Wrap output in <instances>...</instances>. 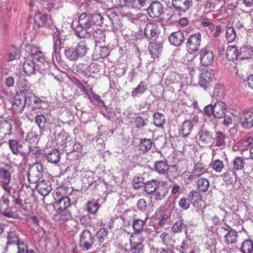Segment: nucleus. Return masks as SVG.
Wrapping results in <instances>:
<instances>
[{
    "instance_id": "nucleus-1",
    "label": "nucleus",
    "mask_w": 253,
    "mask_h": 253,
    "mask_svg": "<svg viewBox=\"0 0 253 253\" xmlns=\"http://www.w3.org/2000/svg\"><path fill=\"white\" fill-rule=\"evenodd\" d=\"M94 238L90 231L84 230L81 232L79 236V246L84 251H86L91 249L93 243Z\"/></svg>"
},
{
    "instance_id": "nucleus-2",
    "label": "nucleus",
    "mask_w": 253,
    "mask_h": 253,
    "mask_svg": "<svg viewBox=\"0 0 253 253\" xmlns=\"http://www.w3.org/2000/svg\"><path fill=\"white\" fill-rule=\"evenodd\" d=\"M201 43V34L200 33L192 34L186 43L187 51L190 54H194L199 49Z\"/></svg>"
},
{
    "instance_id": "nucleus-3",
    "label": "nucleus",
    "mask_w": 253,
    "mask_h": 253,
    "mask_svg": "<svg viewBox=\"0 0 253 253\" xmlns=\"http://www.w3.org/2000/svg\"><path fill=\"white\" fill-rule=\"evenodd\" d=\"M214 74L211 70L203 69L198 78V84L204 90H207L211 85Z\"/></svg>"
},
{
    "instance_id": "nucleus-4",
    "label": "nucleus",
    "mask_w": 253,
    "mask_h": 253,
    "mask_svg": "<svg viewBox=\"0 0 253 253\" xmlns=\"http://www.w3.org/2000/svg\"><path fill=\"white\" fill-rule=\"evenodd\" d=\"M42 166L40 163L33 165L28 171V179L30 183L35 184L39 181L42 176Z\"/></svg>"
},
{
    "instance_id": "nucleus-5",
    "label": "nucleus",
    "mask_w": 253,
    "mask_h": 253,
    "mask_svg": "<svg viewBox=\"0 0 253 253\" xmlns=\"http://www.w3.org/2000/svg\"><path fill=\"white\" fill-rule=\"evenodd\" d=\"M11 176L9 171L5 168H0V182L1 186L7 193L11 194V187L9 186Z\"/></svg>"
},
{
    "instance_id": "nucleus-6",
    "label": "nucleus",
    "mask_w": 253,
    "mask_h": 253,
    "mask_svg": "<svg viewBox=\"0 0 253 253\" xmlns=\"http://www.w3.org/2000/svg\"><path fill=\"white\" fill-rule=\"evenodd\" d=\"M198 136L199 143L202 146H205L212 143L213 134L210 130L202 128L199 130Z\"/></svg>"
},
{
    "instance_id": "nucleus-7",
    "label": "nucleus",
    "mask_w": 253,
    "mask_h": 253,
    "mask_svg": "<svg viewBox=\"0 0 253 253\" xmlns=\"http://www.w3.org/2000/svg\"><path fill=\"white\" fill-rule=\"evenodd\" d=\"M199 54L200 62L202 65L206 66L211 65L214 58L212 51L205 47L201 50Z\"/></svg>"
},
{
    "instance_id": "nucleus-8",
    "label": "nucleus",
    "mask_w": 253,
    "mask_h": 253,
    "mask_svg": "<svg viewBox=\"0 0 253 253\" xmlns=\"http://www.w3.org/2000/svg\"><path fill=\"white\" fill-rule=\"evenodd\" d=\"M160 34V27L155 23H150L145 27L144 35L149 39H156Z\"/></svg>"
},
{
    "instance_id": "nucleus-9",
    "label": "nucleus",
    "mask_w": 253,
    "mask_h": 253,
    "mask_svg": "<svg viewBox=\"0 0 253 253\" xmlns=\"http://www.w3.org/2000/svg\"><path fill=\"white\" fill-rule=\"evenodd\" d=\"M164 12L162 4L159 1L152 2L147 8V13L152 18L160 16Z\"/></svg>"
},
{
    "instance_id": "nucleus-10",
    "label": "nucleus",
    "mask_w": 253,
    "mask_h": 253,
    "mask_svg": "<svg viewBox=\"0 0 253 253\" xmlns=\"http://www.w3.org/2000/svg\"><path fill=\"white\" fill-rule=\"evenodd\" d=\"M169 189L164 183H160L157 190L153 194L154 199L156 201L164 200L169 194Z\"/></svg>"
},
{
    "instance_id": "nucleus-11",
    "label": "nucleus",
    "mask_w": 253,
    "mask_h": 253,
    "mask_svg": "<svg viewBox=\"0 0 253 253\" xmlns=\"http://www.w3.org/2000/svg\"><path fill=\"white\" fill-rule=\"evenodd\" d=\"M169 40L171 44L175 46H180L185 41L184 34L180 31L172 33L169 37Z\"/></svg>"
},
{
    "instance_id": "nucleus-12",
    "label": "nucleus",
    "mask_w": 253,
    "mask_h": 253,
    "mask_svg": "<svg viewBox=\"0 0 253 253\" xmlns=\"http://www.w3.org/2000/svg\"><path fill=\"white\" fill-rule=\"evenodd\" d=\"M33 59L35 61H37L36 64L38 67L37 70L41 73L43 71H45V67L44 62H45L43 54L39 50L33 54Z\"/></svg>"
},
{
    "instance_id": "nucleus-13",
    "label": "nucleus",
    "mask_w": 253,
    "mask_h": 253,
    "mask_svg": "<svg viewBox=\"0 0 253 253\" xmlns=\"http://www.w3.org/2000/svg\"><path fill=\"white\" fill-rule=\"evenodd\" d=\"M78 22L84 30H87L90 29L92 26L90 14H86L85 12L81 13L79 16Z\"/></svg>"
},
{
    "instance_id": "nucleus-14",
    "label": "nucleus",
    "mask_w": 253,
    "mask_h": 253,
    "mask_svg": "<svg viewBox=\"0 0 253 253\" xmlns=\"http://www.w3.org/2000/svg\"><path fill=\"white\" fill-rule=\"evenodd\" d=\"M172 5L177 10L185 12L192 4V0H172Z\"/></svg>"
},
{
    "instance_id": "nucleus-15",
    "label": "nucleus",
    "mask_w": 253,
    "mask_h": 253,
    "mask_svg": "<svg viewBox=\"0 0 253 253\" xmlns=\"http://www.w3.org/2000/svg\"><path fill=\"white\" fill-rule=\"evenodd\" d=\"M26 101L25 98H20L19 95L16 96L12 105V111L14 113H21L25 106Z\"/></svg>"
},
{
    "instance_id": "nucleus-16",
    "label": "nucleus",
    "mask_w": 253,
    "mask_h": 253,
    "mask_svg": "<svg viewBox=\"0 0 253 253\" xmlns=\"http://www.w3.org/2000/svg\"><path fill=\"white\" fill-rule=\"evenodd\" d=\"M226 110V104L224 102H216L214 105V117L217 119H221L225 117Z\"/></svg>"
},
{
    "instance_id": "nucleus-17",
    "label": "nucleus",
    "mask_w": 253,
    "mask_h": 253,
    "mask_svg": "<svg viewBox=\"0 0 253 253\" xmlns=\"http://www.w3.org/2000/svg\"><path fill=\"white\" fill-rule=\"evenodd\" d=\"M241 124L245 128H250L253 126V112L248 111L244 112V116L241 120Z\"/></svg>"
},
{
    "instance_id": "nucleus-18",
    "label": "nucleus",
    "mask_w": 253,
    "mask_h": 253,
    "mask_svg": "<svg viewBox=\"0 0 253 253\" xmlns=\"http://www.w3.org/2000/svg\"><path fill=\"white\" fill-rule=\"evenodd\" d=\"M238 236L236 230L233 228H230L228 232L224 234L225 243L227 245L236 244Z\"/></svg>"
},
{
    "instance_id": "nucleus-19",
    "label": "nucleus",
    "mask_w": 253,
    "mask_h": 253,
    "mask_svg": "<svg viewBox=\"0 0 253 253\" xmlns=\"http://www.w3.org/2000/svg\"><path fill=\"white\" fill-rule=\"evenodd\" d=\"M148 49L152 57L155 58L158 57L162 51L163 45L161 43L151 42L149 45Z\"/></svg>"
},
{
    "instance_id": "nucleus-20",
    "label": "nucleus",
    "mask_w": 253,
    "mask_h": 253,
    "mask_svg": "<svg viewBox=\"0 0 253 253\" xmlns=\"http://www.w3.org/2000/svg\"><path fill=\"white\" fill-rule=\"evenodd\" d=\"M23 69L25 74L27 76L35 74L36 63L33 60L27 59L23 63Z\"/></svg>"
},
{
    "instance_id": "nucleus-21",
    "label": "nucleus",
    "mask_w": 253,
    "mask_h": 253,
    "mask_svg": "<svg viewBox=\"0 0 253 253\" xmlns=\"http://www.w3.org/2000/svg\"><path fill=\"white\" fill-rule=\"evenodd\" d=\"M160 182L156 180L148 181L144 184V191L148 195L154 194Z\"/></svg>"
},
{
    "instance_id": "nucleus-22",
    "label": "nucleus",
    "mask_w": 253,
    "mask_h": 253,
    "mask_svg": "<svg viewBox=\"0 0 253 253\" xmlns=\"http://www.w3.org/2000/svg\"><path fill=\"white\" fill-rule=\"evenodd\" d=\"M154 170L160 174H165L169 169V165L166 160L157 161L155 162Z\"/></svg>"
},
{
    "instance_id": "nucleus-23",
    "label": "nucleus",
    "mask_w": 253,
    "mask_h": 253,
    "mask_svg": "<svg viewBox=\"0 0 253 253\" xmlns=\"http://www.w3.org/2000/svg\"><path fill=\"white\" fill-rule=\"evenodd\" d=\"M239 55L241 59H250L253 56V48L249 45H243L240 49Z\"/></svg>"
},
{
    "instance_id": "nucleus-24",
    "label": "nucleus",
    "mask_w": 253,
    "mask_h": 253,
    "mask_svg": "<svg viewBox=\"0 0 253 253\" xmlns=\"http://www.w3.org/2000/svg\"><path fill=\"white\" fill-rule=\"evenodd\" d=\"M196 185L197 190L199 192L205 193L207 192L210 187V182L209 180L204 177H200L196 182Z\"/></svg>"
},
{
    "instance_id": "nucleus-25",
    "label": "nucleus",
    "mask_w": 253,
    "mask_h": 253,
    "mask_svg": "<svg viewBox=\"0 0 253 253\" xmlns=\"http://www.w3.org/2000/svg\"><path fill=\"white\" fill-rule=\"evenodd\" d=\"M70 199L68 197L62 196L54 204L57 208V211L68 210L67 208L70 206Z\"/></svg>"
},
{
    "instance_id": "nucleus-26",
    "label": "nucleus",
    "mask_w": 253,
    "mask_h": 253,
    "mask_svg": "<svg viewBox=\"0 0 253 253\" xmlns=\"http://www.w3.org/2000/svg\"><path fill=\"white\" fill-rule=\"evenodd\" d=\"M212 144L214 143L215 146L224 147L226 145L225 135L221 131H216L215 137H213Z\"/></svg>"
},
{
    "instance_id": "nucleus-27",
    "label": "nucleus",
    "mask_w": 253,
    "mask_h": 253,
    "mask_svg": "<svg viewBox=\"0 0 253 253\" xmlns=\"http://www.w3.org/2000/svg\"><path fill=\"white\" fill-rule=\"evenodd\" d=\"M38 190L42 196L47 195L51 190L50 182L49 181H42L37 186Z\"/></svg>"
},
{
    "instance_id": "nucleus-28",
    "label": "nucleus",
    "mask_w": 253,
    "mask_h": 253,
    "mask_svg": "<svg viewBox=\"0 0 253 253\" xmlns=\"http://www.w3.org/2000/svg\"><path fill=\"white\" fill-rule=\"evenodd\" d=\"M194 125L189 120H185L181 126V132L184 137L189 136L193 130Z\"/></svg>"
},
{
    "instance_id": "nucleus-29",
    "label": "nucleus",
    "mask_w": 253,
    "mask_h": 253,
    "mask_svg": "<svg viewBox=\"0 0 253 253\" xmlns=\"http://www.w3.org/2000/svg\"><path fill=\"white\" fill-rule=\"evenodd\" d=\"M12 117L9 115H3L0 116V127L7 124L8 126L7 134L11 135L12 132Z\"/></svg>"
},
{
    "instance_id": "nucleus-30",
    "label": "nucleus",
    "mask_w": 253,
    "mask_h": 253,
    "mask_svg": "<svg viewBox=\"0 0 253 253\" xmlns=\"http://www.w3.org/2000/svg\"><path fill=\"white\" fill-rule=\"evenodd\" d=\"M152 145V141L150 139H142L138 144L139 150L142 153H145L151 149Z\"/></svg>"
},
{
    "instance_id": "nucleus-31",
    "label": "nucleus",
    "mask_w": 253,
    "mask_h": 253,
    "mask_svg": "<svg viewBox=\"0 0 253 253\" xmlns=\"http://www.w3.org/2000/svg\"><path fill=\"white\" fill-rule=\"evenodd\" d=\"M226 58L230 61H234L239 57L238 51L234 46H228L226 52Z\"/></svg>"
},
{
    "instance_id": "nucleus-32",
    "label": "nucleus",
    "mask_w": 253,
    "mask_h": 253,
    "mask_svg": "<svg viewBox=\"0 0 253 253\" xmlns=\"http://www.w3.org/2000/svg\"><path fill=\"white\" fill-rule=\"evenodd\" d=\"M7 240V249H8L11 246L14 245L16 246L20 242L17 233L15 231L9 233Z\"/></svg>"
},
{
    "instance_id": "nucleus-33",
    "label": "nucleus",
    "mask_w": 253,
    "mask_h": 253,
    "mask_svg": "<svg viewBox=\"0 0 253 253\" xmlns=\"http://www.w3.org/2000/svg\"><path fill=\"white\" fill-rule=\"evenodd\" d=\"M166 173L170 181L176 179L179 175L177 167L175 165L169 166V169Z\"/></svg>"
},
{
    "instance_id": "nucleus-34",
    "label": "nucleus",
    "mask_w": 253,
    "mask_h": 253,
    "mask_svg": "<svg viewBox=\"0 0 253 253\" xmlns=\"http://www.w3.org/2000/svg\"><path fill=\"white\" fill-rule=\"evenodd\" d=\"M47 160L52 163H58L60 159V154L58 150L52 149L49 153L46 155Z\"/></svg>"
},
{
    "instance_id": "nucleus-35",
    "label": "nucleus",
    "mask_w": 253,
    "mask_h": 253,
    "mask_svg": "<svg viewBox=\"0 0 253 253\" xmlns=\"http://www.w3.org/2000/svg\"><path fill=\"white\" fill-rule=\"evenodd\" d=\"M196 177L197 175L193 171H185L182 173V178L186 185L192 184Z\"/></svg>"
},
{
    "instance_id": "nucleus-36",
    "label": "nucleus",
    "mask_w": 253,
    "mask_h": 253,
    "mask_svg": "<svg viewBox=\"0 0 253 253\" xmlns=\"http://www.w3.org/2000/svg\"><path fill=\"white\" fill-rule=\"evenodd\" d=\"M185 226L186 224L184 223L183 219L177 220L171 227V231L174 234H180Z\"/></svg>"
},
{
    "instance_id": "nucleus-37",
    "label": "nucleus",
    "mask_w": 253,
    "mask_h": 253,
    "mask_svg": "<svg viewBox=\"0 0 253 253\" xmlns=\"http://www.w3.org/2000/svg\"><path fill=\"white\" fill-rule=\"evenodd\" d=\"M208 169L206 165L201 162H198L194 165L193 171L197 175L200 177L203 174L207 172Z\"/></svg>"
},
{
    "instance_id": "nucleus-38",
    "label": "nucleus",
    "mask_w": 253,
    "mask_h": 253,
    "mask_svg": "<svg viewBox=\"0 0 253 253\" xmlns=\"http://www.w3.org/2000/svg\"><path fill=\"white\" fill-rule=\"evenodd\" d=\"M153 123L157 127H161L165 123V117L164 114L156 112L153 116Z\"/></svg>"
},
{
    "instance_id": "nucleus-39",
    "label": "nucleus",
    "mask_w": 253,
    "mask_h": 253,
    "mask_svg": "<svg viewBox=\"0 0 253 253\" xmlns=\"http://www.w3.org/2000/svg\"><path fill=\"white\" fill-rule=\"evenodd\" d=\"M75 48L80 57L85 55L87 50V44L85 41L83 40L79 42Z\"/></svg>"
},
{
    "instance_id": "nucleus-40",
    "label": "nucleus",
    "mask_w": 253,
    "mask_h": 253,
    "mask_svg": "<svg viewBox=\"0 0 253 253\" xmlns=\"http://www.w3.org/2000/svg\"><path fill=\"white\" fill-rule=\"evenodd\" d=\"M145 221L139 219H134L132 222V227L135 234H140L143 230Z\"/></svg>"
},
{
    "instance_id": "nucleus-41",
    "label": "nucleus",
    "mask_w": 253,
    "mask_h": 253,
    "mask_svg": "<svg viewBox=\"0 0 253 253\" xmlns=\"http://www.w3.org/2000/svg\"><path fill=\"white\" fill-rule=\"evenodd\" d=\"M253 250V243L250 239L245 240L242 244L241 251L243 253H251Z\"/></svg>"
},
{
    "instance_id": "nucleus-42",
    "label": "nucleus",
    "mask_w": 253,
    "mask_h": 253,
    "mask_svg": "<svg viewBox=\"0 0 253 253\" xmlns=\"http://www.w3.org/2000/svg\"><path fill=\"white\" fill-rule=\"evenodd\" d=\"M232 163L234 169L237 170H241L244 169L245 162L242 157L238 156L236 157L233 161Z\"/></svg>"
},
{
    "instance_id": "nucleus-43",
    "label": "nucleus",
    "mask_w": 253,
    "mask_h": 253,
    "mask_svg": "<svg viewBox=\"0 0 253 253\" xmlns=\"http://www.w3.org/2000/svg\"><path fill=\"white\" fill-rule=\"evenodd\" d=\"M199 191L192 190L187 195L188 199L190 202L195 204L201 199V195Z\"/></svg>"
},
{
    "instance_id": "nucleus-44",
    "label": "nucleus",
    "mask_w": 253,
    "mask_h": 253,
    "mask_svg": "<svg viewBox=\"0 0 253 253\" xmlns=\"http://www.w3.org/2000/svg\"><path fill=\"white\" fill-rule=\"evenodd\" d=\"M65 54L67 58L71 60H77L80 56L76 52L75 48H69L65 51Z\"/></svg>"
},
{
    "instance_id": "nucleus-45",
    "label": "nucleus",
    "mask_w": 253,
    "mask_h": 253,
    "mask_svg": "<svg viewBox=\"0 0 253 253\" xmlns=\"http://www.w3.org/2000/svg\"><path fill=\"white\" fill-rule=\"evenodd\" d=\"M236 37V33L233 26H230L227 28L226 32V39L227 42L231 43L233 42Z\"/></svg>"
},
{
    "instance_id": "nucleus-46",
    "label": "nucleus",
    "mask_w": 253,
    "mask_h": 253,
    "mask_svg": "<svg viewBox=\"0 0 253 253\" xmlns=\"http://www.w3.org/2000/svg\"><path fill=\"white\" fill-rule=\"evenodd\" d=\"M91 17V22L92 26L96 25L97 26H101L103 23V18L99 14H90Z\"/></svg>"
},
{
    "instance_id": "nucleus-47",
    "label": "nucleus",
    "mask_w": 253,
    "mask_h": 253,
    "mask_svg": "<svg viewBox=\"0 0 253 253\" xmlns=\"http://www.w3.org/2000/svg\"><path fill=\"white\" fill-rule=\"evenodd\" d=\"M212 169L217 172H220L224 167L223 162L220 160H215L211 163Z\"/></svg>"
},
{
    "instance_id": "nucleus-48",
    "label": "nucleus",
    "mask_w": 253,
    "mask_h": 253,
    "mask_svg": "<svg viewBox=\"0 0 253 253\" xmlns=\"http://www.w3.org/2000/svg\"><path fill=\"white\" fill-rule=\"evenodd\" d=\"M57 216L58 217L60 221L64 222L68 220L71 217V215L68 210L57 211Z\"/></svg>"
},
{
    "instance_id": "nucleus-49",
    "label": "nucleus",
    "mask_w": 253,
    "mask_h": 253,
    "mask_svg": "<svg viewBox=\"0 0 253 253\" xmlns=\"http://www.w3.org/2000/svg\"><path fill=\"white\" fill-rule=\"evenodd\" d=\"M99 209L98 203L96 201H88L87 204V211L90 213H95Z\"/></svg>"
},
{
    "instance_id": "nucleus-50",
    "label": "nucleus",
    "mask_w": 253,
    "mask_h": 253,
    "mask_svg": "<svg viewBox=\"0 0 253 253\" xmlns=\"http://www.w3.org/2000/svg\"><path fill=\"white\" fill-rule=\"evenodd\" d=\"M8 145L12 153L18 154L19 152L18 148L21 147V145H19L18 141L14 139H9L8 140Z\"/></svg>"
},
{
    "instance_id": "nucleus-51",
    "label": "nucleus",
    "mask_w": 253,
    "mask_h": 253,
    "mask_svg": "<svg viewBox=\"0 0 253 253\" xmlns=\"http://www.w3.org/2000/svg\"><path fill=\"white\" fill-rule=\"evenodd\" d=\"M93 37L95 42H99L104 41L105 36L103 31L97 29L93 33Z\"/></svg>"
},
{
    "instance_id": "nucleus-52",
    "label": "nucleus",
    "mask_w": 253,
    "mask_h": 253,
    "mask_svg": "<svg viewBox=\"0 0 253 253\" xmlns=\"http://www.w3.org/2000/svg\"><path fill=\"white\" fill-rule=\"evenodd\" d=\"M132 253H144V246L142 243H133L131 247Z\"/></svg>"
},
{
    "instance_id": "nucleus-53",
    "label": "nucleus",
    "mask_w": 253,
    "mask_h": 253,
    "mask_svg": "<svg viewBox=\"0 0 253 253\" xmlns=\"http://www.w3.org/2000/svg\"><path fill=\"white\" fill-rule=\"evenodd\" d=\"M19 56V53L18 49L14 46H12L8 54V61L17 59Z\"/></svg>"
},
{
    "instance_id": "nucleus-54",
    "label": "nucleus",
    "mask_w": 253,
    "mask_h": 253,
    "mask_svg": "<svg viewBox=\"0 0 253 253\" xmlns=\"http://www.w3.org/2000/svg\"><path fill=\"white\" fill-rule=\"evenodd\" d=\"M8 193L2 195L0 199V209L4 210V208H8L9 204Z\"/></svg>"
},
{
    "instance_id": "nucleus-55",
    "label": "nucleus",
    "mask_w": 253,
    "mask_h": 253,
    "mask_svg": "<svg viewBox=\"0 0 253 253\" xmlns=\"http://www.w3.org/2000/svg\"><path fill=\"white\" fill-rule=\"evenodd\" d=\"M178 205L180 208L184 210H186L188 209L190 207L191 202L188 200V198L183 197L180 200Z\"/></svg>"
},
{
    "instance_id": "nucleus-56",
    "label": "nucleus",
    "mask_w": 253,
    "mask_h": 253,
    "mask_svg": "<svg viewBox=\"0 0 253 253\" xmlns=\"http://www.w3.org/2000/svg\"><path fill=\"white\" fill-rule=\"evenodd\" d=\"M107 235V231L104 228H101L96 234L97 238L100 243H102L103 242Z\"/></svg>"
},
{
    "instance_id": "nucleus-57",
    "label": "nucleus",
    "mask_w": 253,
    "mask_h": 253,
    "mask_svg": "<svg viewBox=\"0 0 253 253\" xmlns=\"http://www.w3.org/2000/svg\"><path fill=\"white\" fill-rule=\"evenodd\" d=\"M146 85L144 82H140L138 85L133 89L132 92H135L137 93L143 94L146 90Z\"/></svg>"
},
{
    "instance_id": "nucleus-58",
    "label": "nucleus",
    "mask_w": 253,
    "mask_h": 253,
    "mask_svg": "<svg viewBox=\"0 0 253 253\" xmlns=\"http://www.w3.org/2000/svg\"><path fill=\"white\" fill-rule=\"evenodd\" d=\"M19 253H25L28 251V245L26 243L21 241L16 246Z\"/></svg>"
},
{
    "instance_id": "nucleus-59",
    "label": "nucleus",
    "mask_w": 253,
    "mask_h": 253,
    "mask_svg": "<svg viewBox=\"0 0 253 253\" xmlns=\"http://www.w3.org/2000/svg\"><path fill=\"white\" fill-rule=\"evenodd\" d=\"M77 36L80 38H84L87 34L86 30H84L80 25L74 30Z\"/></svg>"
},
{
    "instance_id": "nucleus-60",
    "label": "nucleus",
    "mask_w": 253,
    "mask_h": 253,
    "mask_svg": "<svg viewBox=\"0 0 253 253\" xmlns=\"http://www.w3.org/2000/svg\"><path fill=\"white\" fill-rule=\"evenodd\" d=\"M143 185V178L142 177H134L133 179V185L135 189H139Z\"/></svg>"
},
{
    "instance_id": "nucleus-61",
    "label": "nucleus",
    "mask_w": 253,
    "mask_h": 253,
    "mask_svg": "<svg viewBox=\"0 0 253 253\" xmlns=\"http://www.w3.org/2000/svg\"><path fill=\"white\" fill-rule=\"evenodd\" d=\"M36 122L40 128H43L46 122L44 116L42 115H38L36 118Z\"/></svg>"
},
{
    "instance_id": "nucleus-62",
    "label": "nucleus",
    "mask_w": 253,
    "mask_h": 253,
    "mask_svg": "<svg viewBox=\"0 0 253 253\" xmlns=\"http://www.w3.org/2000/svg\"><path fill=\"white\" fill-rule=\"evenodd\" d=\"M134 124L136 128L138 129L142 128L145 125L146 123L141 116H137L135 118Z\"/></svg>"
},
{
    "instance_id": "nucleus-63",
    "label": "nucleus",
    "mask_w": 253,
    "mask_h": 253,
    "mask_svg": "<svg viewBox=\"0 0 253 253\" xmlns=\"http://www.w3.org/2000/svg\"><path fill=\"white\" fill-rule=\"evenodd\" d=\"M216 8V4L212 3L210 0H207L205 3V11L209 12L212 9Z\"/></svg>"
},
{
    "instance_id": "nucleus-64",
    "label": "nucleus",
    "mask_w": 253,
    "mask_h": 253,
    "mask_svg": "<svg viewBox=\"0 0 253 253\" xmlns=\"http://www.w3.org/2000/svg\"><path fill=\"white\" fill-rule=\"evenodd\" d=\"M7 208H4V210L0 209V211L5 216L9 218H14L15 214V212L10 210H7Z\"/></svg>"
}]
</instances>
